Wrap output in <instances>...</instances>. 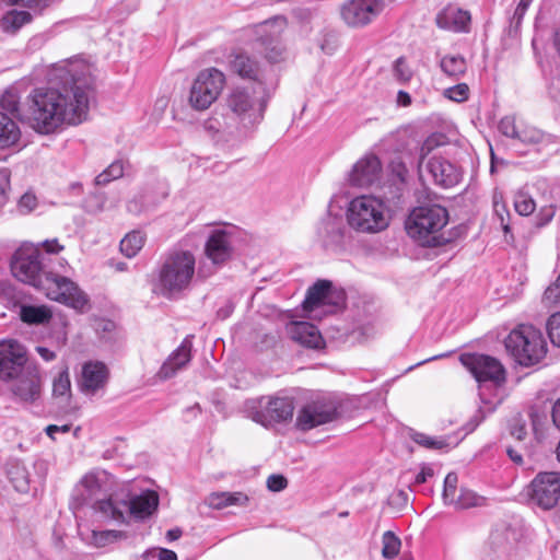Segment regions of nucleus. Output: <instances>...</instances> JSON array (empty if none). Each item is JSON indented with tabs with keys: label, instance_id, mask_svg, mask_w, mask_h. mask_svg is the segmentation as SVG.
Segmentation results:
<instances>
[{
	"label": "nucleus",
	"instance_id": "nucleus-3",
	"mask_svg": "<svg viewBox=\"0 0 560 560\" xmlns=\"http://www.w3.org/2000/svg\"><path fill=\"white\" fill-rule=\"evenodd\" d=\"M448 222L447 210L440 205H424L412 209L406 220L407 234L422 246L438 247L447 242L441 233Z\"/></svg>",
	"mask_w": 560,
	"mask_h": 560
},
{
	"label": "nucleus",
	"instance_id": "nucleus-31",
	"mask_svg": "<svg viewBox=\"0 0 560 560\" xmlns=\"http://www.w3.org/2000/svg\"><path fill=\"white\" fill-rule=\"evenodd\" d=\"M8 478L13 488L22 493L30 489V475L26 467L21 462H12L8 465Z\"/></svg>",
	"mask_w": 560,
	"mask_h": 560
},
{
	"label": "nucleus",
	"instance_id": "nucleus-51",
	"mask_svg": "<svg viewBox=\"0 0 560 560\" xmlns=\"http://www.w3.org/2000/svg\"><path fill=\"white\" fill-rule=\"evenodd\" d=\"M544 302L548 305L560 304V275L556 282L546 289L544 293Z\"/></svg>",
	"mask_w": 560,
	"mask_h": 560
},
{
	"label": "nucleus",
	"instance_id": "nucleus-20",
	"mask_svg": "<svg viewBox=\"0 0 560 560\" xmlns=\"http://www.w3.org/2000/svg\"><path fill=\"white\" fill-rule=\"evenodd\" d=\"M90 506L103 522L127 523V501L119 499L113 491Z\"/></svg>",
	"mask_w": 560,
	"mask_h": 560
},
{
	"label": "nucleus",
	"instance_id": "nucleus-12",
	"mask_svg": "<svg viewBox=\"0 0 560 560\" xmlns=\"http://www.w3.org/2000/svg\"><path fill=\"white\" fill-rule=\"evenodd\" d=\"M9 393L13 401L23 405H35L43 395L44 377L40 366L32 362L10 382Z\"/></svg>",
	"mask_w": 560,
	"mask_h": 560
},
{
	"label": "nucleus",
	"instance_id": "nucleus-2",
	"mask_svg": "<svg viewBox=\"0 0 560 560\" xmlns=\"http://www.w3.org/2000/svg\"><path fill=\"white\" fill-rule=\"evenodd\" d=\"M44 261L38 248H23L15 253L11 270L18 280L42 290L49 300L82 311L88 296L69 278L47 271Z\"/></svg>",
	"mask_w": 560,
	"mask_h": 560
},
{
	"label": "nucleus",
	"instance_id": "nucleus-7",
	"mask_svg": "<svg viewBox=\"0 0 560 560\" xmlns=\"http://www.w3.org/2000/svg\"><path fill=\"white\" fill-rule=\"evenodd\" d=\"M347 221L354 231L368 234L378 233L389 224L384 202L369 195L355 197L350 201Z\"/></svg>",
	"mask_w": 560,
	"mask_h": 560
},
{
	"label": "nucleus",
	"instance_id": "nucleus-54",
	"mask_svg": "<svg viewBox=\"0 0 560 560\" xmlns=\"http://www.w3.org/2000/svg\"><path fill=\"white\" fill-rule=\"evenodd\" d=\"M284 24H285L284 18L277 16L272 20H268V21L264 22L262 24H260L258 33H265V32H267V30L269 27H276V30L272 31V37H277L281 33Z\"/></svg>",
	"mask_w": 560,
	"mask_h": 560
},
{
	"label": "nucleus",
	"instance_id": "nucleus-10",
	"mask_svg": "<svg viewBox=\"0 0 560 560\" xmlns=\"http://www.w3.org/2000/svg\"><path fill=\"white\" fill-rule=\"evenodd\" d=\"M255 91L236 88L228 97V107L235 115L238 124L246 130L257 126L264 117L266 100H257L253 96Z\"/></svg>",
	"mask_w": 560,
	"mask_h": 560
},
{
	"label": "nucleus",
	"instance_id": "nucleus-37",
	"mask_svg": "<svg viewBox=\"0 0 560 560\" xmlns=\"http://www.w3.org/2000/svg\"><path fill=\"white\" fill-rule=\"evenodd\" d=\"M486 499L481 495H478L476 492L469 489H460V492L455 499V502L452 504L456 509L464 510L474 506H481L485 504Z\"/></svg>",
	"mask_w": 560,
	"mask_h": 560
},
{
	"label": "nucleus",
	"instance_id": "nucleus-59",
	"mask_svg": "<svg viewBox=\"0 0 560 560\" xmlns=\"http://www.w3.org/2000/svg\"><path fill=\"white\" fill-rule=\"evenodd\" d=\"M226 500L230 505H246L248 497L243 492H226Z\"/></svg>",
	"mask_w": 560,
	"mask_h": 560
},
{
	"label": "nucleus",
	"instance_id": "nucleus-17",
	"mask_svg": "<svg viewBox=\"0 0 560 560\" xmlns=\"http://www.w3.org/2000/svg\"><path fill=\"white\" fill-rule=\"evenodd\" d=\"M337 406L332 401L317 400L305 405L298 413L296 427L302 431L312 430L337 418Z\"/></svg>",
	"mask_w": 560,
	"mask_h": 560
},
{
	"label": "nucleus",
	"instance_id": "nucleus-16",
	"mask_svg": "<svg viewBox=\"0 0 560 560\" xmlns=\"http://www.w3.org/2000/svg\"><path fill=\"white\" fill-rule=\"evenodd\" d=\"M459 360L477 382L501 383L505 378L504 368L495 358L478 353H464Z\"/></svg>",
	"mask_w": 560,
	"mask_h": 560
},
{
	"label": "nucleus",
	"instance_id": "nucleus-5",
	"mask_svg": "<svg viewBox=\"0 0 560 560\" xmlns=\"http://www.w3.org/2000/svg\"><path fill=\"white\" fill-rule=\"evenodd\" d=\"M439 145L434 136L429 137L420 147L419 175L422 180L429 179L441 188H452L463 178V171L455 163L442 155H428Z\"/></svg>",
	"mask_w": 560,
	"mask_h": 560
},
{
	"label": "nucleus",
	"instance_id": "nucleus-27",
	"mask_svg": "<svg viewBox=\"0 0 560 560\" xmlns=\"http://www.w3.org/2000/svg\"><path fill=\"white\" fill-rule=\"evenodd\" d=\"M31 21L32 15L26 11L15 9L2 11L0 8V30L4 33L14 34Z\"/></svg>",
	"mask_w": 560,
	"mask_h": 560
},
{
	"label": "nucleus",
	"instance_id": "nucleus-14",
	"mask_svg": "<svg viewBox=\"0 0 560 560\" xmlns=\"http://www.w3.org/2000/svg\"><path fill=\"white\" fill-rule=\"evenodd\" d=\"M529 501L548 511L560 500V471L538 472L526 488Z\"/></svg>",
	"mask_w": 560,
	"mask_h": 560
},
{
	"label": "nucleus",
	"instance_id": "nucleus-36",
	"mask_svg": "<svg viewBox=\"0 0 560 560\" xmlns=\"http://www.w3.org/2000/svg\"><path fill=\"white\" fill-rule=\"evenodd\" d=\"M125 537V534L120 530H92L90 536L85 540L94 547H105L108 544L117 541Z\"/></svg>",
	"mask_w": 560,
	"mask_h": 560
},
{
	"label": "nucleus",
	"instance_id": "nucleus-55",
	"mask_svg": "<svg viewBox=\"0 0 560 560\" xmlns=\"http://www.w3.org/2000/svg\"><path fill=\"white\" fill-rule=\"evenodd\" d=\"M288 486V480L283 475H270L267 479V488L272 492H280Z\"/></svg>",
	"mask_w": 560,
	"mask_h": 560
},
{
	"label": "nucleus",
	"instance_id": "nucleus-46",
	"mask_svg": "<svg viewBox=\"0 0 560 560\" xmlns=\"http://www.w3.org/2000/svg\"><path fill=\"white\" fill-rule=\"evenodd\" d=\"M547 330L551 342L560 347V312L552 314L547 322Z\"/></svg>",
	"mask_w": 560,
	"mask_h": 560
},
{
	"label": "nucleus",
	"instance_id": "nucleus-19",
	"mask_svg": "<svg viewBox=\"0 0 560 560\" xmlns=\"http://www.w3.org/2000/svg\"><path fill=\"white\" fill-rule=\"evenodd\" d=\"M109 380V370L101 361L85 362L78 378V388L85 396L103 393Z\"/></svg>",
	"mask_w": 560,
	"mask_h": 560
},
{
	"label": "nucleus",
	"instance_id": "nucleus-43",
	"mask_svg": "<svg viewBox=\"0 0 560 560\" xmlns=\"http://www.w3.org/2000/svg\"><path fill=\"white\" fill-rule=\"evenodd\" d=\"M393 71L395 79L401 84L409 82L412 78V70L404 57H399L395 61Z\"/></svg>",
	"mask_w": 560,
	"mask_h": 560
},
{
	"label": "nucleus",
	"instance_id": "nucleus-57",
	"mask_svg": "<svg viewBox=\"0 0 560 560\" xmlns=\"http://www.w3.org/2000/svg\"><path fill=\"white\" fill-rule=\"evenodd\" d=\"M35 248H43L47 254H59L65 249V246L61 245L58 238L45 240L37 244Z\"/></svg>",
	"mask_w": 560,
	"mask_h": 560
},
{
	"label": "nucleus",
	"instance_id": "nucleus-28",
	"mask_svg": "<svg viewBox=\"0 0 560 560\" xmlns=\"http://www.w3.org/2000/svg\"><path fill=\"white\" fill-rule=\"evenodd\" d=\"M345 226L341 218L327 215L320 223L318 233L327 245L339 244L343 237Z\"/></svg>",
	"mask_w": 560,
	"mask_h": 560
},
{
	"label": "nucleus",
	"instance_id": "nucleus-50",
	"mask_svg": "<svg viewBox=\"0 0 560 560\" xmlns=\"http://www.w3.org/2000/svg\"><path fill=\"white\" fill-rule=\"evenodd\" d=\"M19 104H20V101H19V96L15 92L13 91H7L1 100H0V105L1 107L7 110V112H10L11 114H15L18 113L19 110Z\"/></svg>",
	"mask_w": 560,
	"mask_h": 560
},
{
	"label": "nucleus",
	"instance_id": "nucleus-33",
	"mask_svg": "<svg viewBox=\"0 0 560 560\" xmlns=\"http://www.w3.org/2000/svg\"><path fill=\"white\" fill-rule=\"evenodd\" d=\"M442 71L452 78H458L464 74L467 69L466 60L462 56L447 55L440 61Z\"/></svg>",
	"mask_w": 560,
	"mask_h": 560
},
{
	"label": "nucleus",
	"instance_id": "nucleus-13",
	"mask_svg": "<svg viewBox=\"0 0 560 560\" xmlns=\"http://www.w3.org/2000/svg\"><path fill=\"white\" fill-rule=\"evenodd\" d=\"M233 247L231 236L222 230L213 231L205 245L206 259L201 260L197 276L201 279L211 277L232 257Z\"/></svg>",
	"mask_w": 560,
	"mask_h": 560
},
{
	"label": "nucleus",
	"instance_id": "nucleus-35",
	"mask_svg": "<svg viewBox=\"0 0 560 560\" xmlns=\"http://www.w3.org/2000/svg\"><path fill=\"white\" fill-rule=\"evenodd\" d=\"M52 395L68 401L71 397V381L68 368L63 369L52 381Z\"/></svg>",
	"mask_w": 560,
	"mask_h": 560
},
{
	"label": "nucleus",
	"instance_id": "nucleus-40",
	"mask_svg": "<svg viewBox=\"0 0 560 560\" xmlns=\"http://www.w3.org/2000/svg\"><path fill=\"white\" fill-rule=\"evenodd\" d=\"M124 175V164L121 161H114L105 171L95 178L97 185H106Z\"/></svg>",
	"mask_w": 560,
	"mask_h": 560
},
{
	"label": "nucleus",
	"instance_id": "nucleus-23",
	"mask_svg": "<svg viewBox=\"0 0 560 560\" xmlns=\"http://www.w3.org/2000/svg\"><path fill=\"white\" fill-rule=\"evenodd\" d=\"M127 501V518L144 520L151 516L158 509L159 495L155 491L147 490L138 495H132Z\"/></svg>",
	"mask_w": 560,
	"mask_h": 560
},
{
	"label": "nucleus",
	"instance_id": "nucleus-6",
	"mask_svg": "<svg viewBox=\"0 0 560 560\" xmlns=\"http://www.w3.org/2000/svg\"><path fill=\"white\" fill-rule=\"evenodd\" d=\"M504 343L508 352L520 365H535L547 354L544 335L533 325L517 326L508 335Z\"/></svg>",
	"mask_w": 560,
	"mask_h": 560
},
{
	"label": "nucleus",
	"instance_id": "nucleus-52",
	"mask_svg": "<svg viewBox=\"0 0 560 560\" xmlns=\"http://www.w3.org/2000/svg\"><path fill=\"white\" fill-rule=\"evenodd\" d=\"M37 206V198L31 192H25L18 201V211L21 214H28Z\"/></svg>",
	"mask_w": 560,
	"mask_h": 560
},
{
	"label": "nucleus",
	"instance_id": "nucleus-26",
	"mask_svg": "<svg viewBox=\"0 0 560 560\" xmlns=\"http://www.w3.org/2000/svg\"><path fill=\"white\" fill-rule=\"evenodd\" d=\"M292 338L310 348H318L322 345V336L317 328L306 322L292 323L290 326Z\"/></svg>",
	"mask_w": 560,
	"mask_h": 560
},
{
	"label": "nucleus",
	"instance_id": "nucleus-42",
	"mask_svg": "<svg viewBox=\"0 0 560 560\" xmlns=\"http://www.w3.org/2000/svg\"><path fill=\"white\" fill-rule=\"evenodd\" d=\"M546 133L535 127H525L518 131L517 140L526 144H537L545 141Z\"/></svg>",
	"mask_w": 560,
	"mask_h": 560
},
{
	"label": "nucleus",
	"instance_id": "nucleus-58",
	"mask_svg": "<svg viewBox=\"0 0 560 560\" xmlns=\"http://www.w3.org/2000/svg\"><path fill=\"white\" fill-rule=\"evenodd\" d=\"M533 0H521L514 11L512 21L520 25Z\"/></svg>",
	"mask_w": 560,
	"mask_h": 560
},
{
	"label": "nucleus",
	"instance_id": "nucleus-53",
	"mask_svg": "<svg viewBox=\"0 0 560 560\" xmlns=\"http://www.w3.org/2000/svg\"><path fill=\"white\" fill-rule=\"evenodd\" d=\"M0 1L11 4V5L21 4V5L32 9L34 11H38V12H40L42 10H44L51 3V0H0Z\"/></svg>",
	"mask_w": 560,
	"mask_h": 560
},
{
	"label": "nucleus",
	"instance_id": "nucleus-24",
	"mask_svg": "<svg viewBox=\"0 0 560 560\" xmlns=\"http://www.w3.org/2000/svg\"><path fill=\"white\" fill-rule=\"evenodd\" d=\"M469 22V12L456 7H447L436 16V24L440 28L453 32L466 31Z\"/></svg>",
	"mask_w": 560,
	"mask_h": 560
},
{
	"label": "nucleus",
	"instance_id": "nucleus-8",
	"mask_svg": "<svg viewBox=\"0 0 560 560\" xmlns=\"http://www.w3.org/2000/svg\"><path fill=\"white\" fill-rule=\"evenodd\" d=\"M114 487L115 478L113 475L104 469H92L75 485L71 494V510L78 511L85 505H92L96 500L109 494Z\"/></svg>",
	"mask_w": 560,
	"mask_h": 560
},
{
	"label": "nucleus",
	"instance_id": "nucleus-38",
	"mask_svg": "<svg viewBox=\"0 0 560 560\" xmlns=\"http://www.w3.org/2000/svg\"><path fill=\"white\" fill-rule=\"evenodd\" d=\"M382 544V556L385 559H394L398 555L401 546L400 539L390 530L383 534Z\"/></svg>",
	"mask_w": 560,
	"mask_h": 560
},
{
	"label": "nucleus",
	"instance_id": "nucleus-39",
	"mask_svg": "<svg viewBox=\"0 0 560 560\" xmlns=\"http://www.w3.org/2000/svg\"><path fill=\"white\" fill-rule=\"evenodd\" d=\"M411 439L415 443L428 450H442L450 445L443 438H434L420 432H413Z\"/></svg>",
	"mask_w": 560,
	"mask_h": 560
},
{
	"label": "nucleus",
	"instance_id": "nucleus-60",
	"mask_svg": "<svg viewBox=\"0 0 560 560\" xmlns=\"http://www.w3.org/2000/svg\"><path fill=\"white\" fill-rule=\"evenodd\" d=\"M10 190V172L7 168L0 170V196L5 199Z\"/></svg>",
	"mask_w": 560,
	"mask_h": 560
},
{
	"label": "nucleus",
	"instance_id": "nucleus-15",
	"mask_svg": "<svg viewBox=\"0 0 560 560\" xmlns=\"http://www.w3.org/2000/svg\"><path fill=\"white\" fill-rule=\"evenodd\" d=\"M26 348L13 339L0 341V381L9 383L31 364Z\"/></svg>",
	"mask_w": 560,
	"mask_h": 560
},
{
	"label": "nucleus",
	"instance_id": "nucleus-34",
	"mask_svg": "<svg viewBox=\"0 0 560 560\" xmlns=\"http://www.w3.org/2000/svg\"><path fill=\"white\" fill-rule=\"evenodd\" d=\"M144 245V235L139 231L128 233L120 242V252L128 258L135 257Z\"/></svg>",
	"mask_w": 560,
	"mask_h": 560
},
{
	"label": "nucleus",
	"instance_id": "nucleus-48",
	"mask_svg": "<svg viewBox=\"0 0 560 560\" xmlns=\"http://www.w3.org/2000/svg\"><path fill=\"white\" fill-rule=\"evenodd\" d=\"M445 96L455 102H464L468 98L469 89L465 83H459L445 90Z\"/></svg>",
	"mask_w": 560,
	"mask_h": 560
},
{
	"label": "nucleus",
	"instance_id": "nucleus-45",
	"mask_svg": "<svg viewBox=\"0 0 560 560\" xmlns=\"http://www.w3.org/2000/svg\"><path fill=\"white\" fill-rule=\"evenodd\" d=\"M106 196L101 192L90 195L85 200V208L89 212L97 213L107 209Z\"/></svg>",
	"mask_w": 560,
	"mask_h": 560
},
{
	"label": "nucleus",
	"instance_id": "nucleus-30",
	"mask_svg": "<svg viewBox=\"0 0 560 560\" xmlns=\"http://www.w3.org/2000/svg\"><path fill=\"white\" fill-rule=\"evenodd\" d=\"M331 289V282L328 280H317L306 293V298L303 301V308L305 311H313L317 307L324 299L327 296Z\"/></svg>",
	"mask_w": 560,
	"mask_h": 560
},
{
	"label": "nucleus",
	"instance_id": "nucleus-41",
	"mask_svg": "<svg viewBox=\"0 0 560 560\" xmlns=\"http://www.w3.org/2000/svg\"><path fill=\"white\" fill-rule=\"evenodd\" d=\"M457 482L458 478L455 472H450L444 479V488L442 498L445 504L452 505L457 499Z\"/></svg>",
	"mask_w": 560,
	"mask_h": 560
},
{
	"label": "nucleus",
	"instance_id": "nucleus-63",
	"mask_svg": "<svg viewBox=\"0 0 560 560\" xmlns=\"http://www.w3.org/2000/svg\"><path fill=\"white\" fill-rule=\"evenodd\" d=\"M36 352L46 362H50L56 359V353L46 347H42V346L36 347Z\"/></svg>",
	"mask_w": 560,
	"mask_h": 560
},
{
	"label": "nucleus",
	"instance_id": "nucleus-11",
	"mask_svg": "<svg viewBox=\"0 0 560 560\" xmlns=\"http://www.w3.org/2000/svg\"><path fill=\"white\" fill-rule=\"evenodd\" d=\"M225 84L222 71L208 68L195 79L189 94V104L197 110L207 109L220 95Z\"/></svg>",
	"mask_w": 560,
	"mask_h": 560
},
{
	"label": "nucleus",
	"instance_id": "nucleus-1",
	"mask_svg": "<svg viewBox=\"0 0 560 560\" xmlns=\"http://www.w3.org/2000/svg\"><path fill=\"white\" fill-rule=\"evenodd\" d=\"M50 77L59 79L61 85L49 79V86L37 88L30 95L28 120L38 133L49 135L62 125H78L86 119L89 112V93L71 69L58 67Z\"/></svg>",
	"mask_w": 560,
	"mask_h": 560
},
{
	"label": "nucleus",
	"instance_id": "nucleus-21",
	"mask_svg": "<svg viewBox=\"0 0 560 560\" xmlns=\"http://www.w3.org/2000/svg\"><path fill=\"white\" fill-rule=\"evenodd\" d=\"M381 170V161L376 155H365L352 166L348 180L353 186L366 187L378 178Z\"/></svg>",
	"mask_w": 560,
	"mask_h": 560
},
{
	"label": "nucleus",
	"instance_id": "nucleus-22",
	"mask_svg": "<svg viewBox=\"0 0 560 560\" xmlns=\"http://www.w3.org/2000/svg\"><path fill=\"white\" fill-rule=\"evenodd\" d=\"M192 341L191 336H187L179 347L174 350L166 361L162 364L158 375L161 380L173 377L179 370L184 369L191 360Z\"/></svg>",
	"mask_w": 560,
	"mask_h": 560
},
{
	"label": "nucleus",
	"instance_id": "nucleus-61",
	"mask_svg": "<svg viewBox=\"0 0 560 560\" xmlns=\"http://www.w3.org/2000/svg\"><path fill=\"white\" fill-rule=\"evenodd\" d=\"M70 429H71L70 424H62V425L50 424V425L46 427L45 431L49 438H51L52 440H56L57 433H68L70 431Z\"/></svg>",
	"mask_w": 560,
	"mask_h": 560
},
{
	"label": "nucleus",
	"instance_id": "nucleus-25",
	"mask_svg": "<svg viewBox=\"0 0 560 560\" xmlns=\"http://www.w3.org/2000/svg\"><path fill=\"white\" fill-rule=\"evenodd\" d=\"M229 67L232 72L242 79L259 81L258 63L246 54H231L229 56Z\"/></svg>",
	"mask_w": 560,
	"mask_h": 560
},
{
	"label": "nucleus",
	"instance_id": "nucleus-32",
	"mask_svg": "<svg viewBox=\"0 0 560 560\" xmlns=\"http://www.w3.org/2000/svg\"><path fill=\"white\" fill-rule=\"evenodd\" d=\"M19 138L20 129L16 122L0 112V149L14 144Z\"/></svg>",
	"mask_w": 560,
	"mask_h": 560
},
{
	"label": "nucleus",
	"instance_id": "nucleus-29",
	"mask_svg": "<svg viewBox=\"0 0 560 560\" xmlns=\"http://www.w3.org/2000/svg\"><path fill=\"white\" fill-rule=\"evenodd\" d=\"M20 317L28 325H42L49 323L52 313L46 305H22Z\"/></svg>",
	"mask_w": 560,
	"mask_h": 560
},
{
	"label": "nucleus",
	"instance_id": "nucleus-64",
	"mask_svg": "<svg viewBox=\"0 0 560 560\" xmlns=\"http://www.w3.org/2000/svg\"><path fill=\"white\" fill-rule=\"evenodd\" d=\"M551 417L555 425L560 429V398L552 406Z\"/></svg>",
	"mask_w": 560,
	"mask_h": 560
},
{
	"label": "nucleus",
	"instance_id": "nucleus-9",
	"mask_svg": "<svg viewBox=\"0 0 560 560\" xmlns=\"http://www.w3.org/2000/svg\"><path fill=\"white\" fill-rule=\"evenodd\" d=\"M293 411V400L289 397H260L246 402L248 417L265 428L291 420Z\"/></svg>",
	"mask_w": 560,
	"mask_h": 560
},
{
	"label": "nucleus",
	"instance_id": "nucleus-56",
	"mask_svg": "<svg viewBox=\"0 0 560 560\" xmlns=\"http://www.w3.org/2000/svg\"><path fill=\"white\" fill-rule=\"evenodd\" d=\"M206 503L217 510L224 509L229 506L228 500H226V492H214L211 493L207 500Z\"/></svg>",
	"mask_w": 560,
	"mask_h": 560
},
{
	"label": "nucleus",
	"instance_id": "nucleus-47",
	"mask_svg": "<svg viewBox=\"0 0 560 560\" xmlns=\"http://www.w3.org/2000/svg\"><path fill=\"white\" fill-rule=\"evenodd\" d=\"M509 430L511 436L517 441H523L527 435L525 421L520 416L513 417L510 420Z\"/></svg>",
	"mask_w": 560,
	"mask_h": 560
},
{
	"label": "nucleus",
	"instance_id": "nucleus-4",
	"mask_svg": "<svg viewBox=\"0 0 560 560\" xmlns=\"http://www.w3.org/2000/svg\"><path fill=\"white\" fill-rule=\"evenodd\" d=\"M196 272V258L189 250L172 252L159 269L155 290L172 298L186 290Z\"/></svg>",
	"mask_w": 560,
	"mask_h": 560
},
{
	"label": "nucleus",
	"instance_id": "nucleus-44",
	"mask_svg": "<svg viewBox=\"0 0 560 560\" xmlns=\"http://www.w3.org/2000/svg\"><path fill=\"white\" fill-rule=\"evenodd\" d=\"M514 207L521 215H529L535 210V201L530 196L520 192L515 197Z\"/></svg>",
	"mask_w": 560,
	"mask_h": 560
},
{
	"label": "nucleus",
	"instance_id": "nucleus-49",
	"mask_svg": "<svg viewBox=\"0 0 560 560\" xmlns=\"http://www.w3.org/2000/svg\"><path fill=\"white\" fill-rule=\"evenodd\" d=\"M499 130L502 135L516 139L518 136V128L515 124V118L513 116H505L499 122Z\"/></svg>",
	"mask_w": 560,
	"mask_h": 560
},
{
	"label": "nucleus",
	"instance_id": "nucleus-18",
	"mask_svg": "<svg viewBox=\"0 0 560 560\" xmlns=\"http://www.w3.org/2000/svg\"><path fill=\"white\" fill-rule=\"evenodd\" d=\"M384 10L381 0H349L341 7V18L349 26L369 24Z\"/></svg>",
	"mask_w": 560,
	"mask_h": 560
},
{
	"label": "nucleus",
	"instance_id": "nucleus-62",
	"mask_svg": "<svg viewBox=\"0 0 560 560\" xmlns=\"http://www.w3.org/2000/svg\"><path fill=\"white\" fill-rule=\"evenodd\" d=\"M433 476V469L429 466H423L420 470V472L417 474L415 478V482L420 485L424 483L428 478H431Z\"/></svg>",
	"mask_w": 560,
	"mask_h": 560
}]
</instances>
